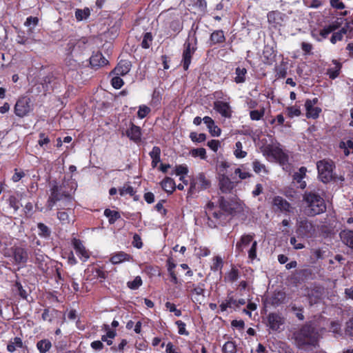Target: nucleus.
Wrapping results in <instances>:
<instances>
[{"label": "nucleus", "instance_id": "obj_15", "mask_svg": "<svg viewBox=\"0 0 353 353\" xmlns=\"http://www.w3.org/2000/svg\"><path fill=\"white\" fill-rule=\"evenodd\" d=\"M268 325L273 331H277L285 323L284 318L275 312L270 313L268 316Z\"/></svg>", "mask_w": 353, "mask_h": 353}, {"label": "nucleus", "instance_id": "obj_45", "mask_svg": "<svg viewBox=\"0 0 353 353\" xmlns=\"http://www.w3.org/2000/svg\"><path fill=\"white\" fill-rule=\"evenodd\" d=\"M90 14V11L89 8H85L83 10L77 9L75 11V17L77 21H82L83 19H87Z\"/></svg>", "mask_w": 353, "mask_h": 353}, {"label": "nucleus", "instance_id": "obj_63", "mask_svg": "<svg viewBox=\"0 0 353 353\" xmlns=\"http://www.w3.org/2000/svg\"><path fill=\"white\" fill-rule=\"evenodd\" d=\"M150 112V108L146 105H141L139 106V109L137 112L138 117L140 119L145 118Z\"/></svg>", "mask_w": 353, "mask_h": 353}, {"label": "nucleus", "instance_id": "obj_64", "mask_svg": "<svg viewBox=\"0 0 353 353\" xmlns=\"http://www.w3.org/2000/svg\"><path fill=\"white\" fill-rule=\"evenodd\" d=\"M166 353H181L179 347L174 345L172 342H168L166 344L165 348Z\"/></svg>", "mask_w": 353, "mask_h": 353}, {"label": "nucleus", "instance_id": "obj_51", "mask_svg": "<svg viewBox=\"0 0 353 353\" xmlns=\"http://www.w3.org/2000/svg\"><path fill=\"white\" fill-rule=\"evenodd\" d=\"M265 114V109L262 108L260 110H252L250 112V119L253 121L260 120Z\"/></svg>", "mask_w": 353, "mask_h": 353}, {"label": "nucleus", "instance_id": "obj_12", "mask_svg": "<svg viewBox=\"0 0 353 353\" xmlns=\"http://www.w3.org/2000/svg\"><path fill=\"white\" fill-rule=\"evenodd\" d=\"M72 245L76 252V254L82 261L85 262L89 259L90 256V252L83 245L81 240L73 238L72 239Z\"/></svg>", "mask_w": 353, "mask_h": 353}, {"label": "nucleus", "instance_id": "obj_5", "mask_svg": "<svg viewBox=\"0 0 353 353\" xmlns=\"http://www.w3.org/2000/svg\"><path fill=\"white\" fill-rule=\"evenodd\" d=\"M263 154L281 165H285L288 162V155L279 146L268 145L264 148Z\"/></svg>", "mask_w": 353, "mask_h": 353}, {"label": "nucleus", "instance_id": "obj_52", "mask_svg": "<svg viewBox=\"0 0 353 353\" xmlns=\"http://www.w3.org/2000/svg\"><path fill=\"white\" fill-rule=\"evenodd\" d=\"M190 138L193 142L201 143L206 139V135L204 133L197 134L192 132L190 134Z\"/></svg>", "mask_w": 353, "mask_h": 353}, {"label": "nucleus", "instance_id": "obj_2", "mask_svg": "<svg viewBox=\"0 0 353 353\" xmlns=\"http://www.w3.org/2000/svg\"><path fill=\"white\" fill-rule=\"evenodd\" d=\"M77 185L72 181H63L59 185L56 182L51 184V195L52 199H58L59 196H63L69 199L74 194Z\"/></svg>", "mask_w": 353, "mask_h": 353}, {"label": "nucleus", "instance_id": "obj_58", "mask_svg": "<svg viewBox=\"0 0 353 353\" xmlns=\"http://www.w3.org/2000/svg\"><path fill=\"white\" fill-rule=\"evenodd\" d=\"M175 324L178 327V333L181 335L188 336L189 332L186 330V325L184 322L181 320H178L175 322Z\"/></svg>", "mask_w": 353, "mask_h": 353}, {"label": "nucleus", "instance_id": "obj_9", "mask_svg": "<svg viewBox=\"0 0 353 353\" xmlns=\"http://www.w3.org/2000/svg\"><path fill=\"white\" fill-rule=\"evenodd\" d=\"M307 202L306 213L308 216H315L326 210L325 200H304Z\"/></svg>", "mask_w": 353, "mask_h": 353}, {"label": "nucleus", "instance_id": "obj_53", "mask_svg": "<svg viewBox=\"0 0 353 353\" xmlns=\"http://www.w3.org/2000/svg\"><path fill=\"white\" fill-rule=\"evenodd\" d=\"M152 41V36L150 32H146L141 41V46L143 48H149Z\"/></svg>", "mask_w": 353, "mask_h": 353}, {"label": "nucleus", "instance_id": "obj_34", "mask_svg": "<svg viewBox=\"0 0 353 353\" xmlns=\"http://www.w3.org/2000/svg\"><path fill=\"white\" fill-rule=\"evenodd\" d=\"M104 215L108 219L110 224H114L118 219L121 218V215L118 211L105 209Z\"/></svg>", "mask_w": 353, "mask_h": 353}, {"label": "nucleus", "instance_id": "obj_20", "mask_svg": "<svg viewBox=\"0 0 353 353\" xmlns=\"http://www.w3.org/2000/svg\"><path fill=\"white\" fill-rule=\"evenodd\" d=\"M131 66L130 61L121 60L112 72L115 75L124 76L130 72Z\"/></svg>", "mask_w": 353, "mask_h": 353}, {"label": "nucleus", "instance_id": "obj_36", "mask_svg": "<svg viewBox=\"0 0 353 353\" xmlns=\"http://www.w3.org/2000/svg\"><path fill=\"white\" fill-rule=\"evenodd\" d=\"M38 235L44 239L50 238L51 235V230L44 223H39L37 224Z\"/></svg>", "mask_w": 353, "mask_h": 353}, {"label": "nucleus", "instance_id": "obj_23", "mask_svg": "<svg viewBox=\"0 0 353 353\" xmlns=\"http://www.w3.org/2000/svg\"><path fill=\"white\" fill-rule=\"evenodd\" d=\"M90 63L92 68H98L108 65V61L101 52H97L90 58Z\"/></svg>", "mask_w": 353, "mask_h": 353}, {"label": "nucleus", "instance_id": "obj_19", "mask_svg": "<svg viewBox=\"0 0 353 353\" xmlns=\"http://www.w3.org/2000/svg\"><path fill=\"white\" fill-rule=\"evenodd\" d=\"M219 188L223 193H230L234 188V183L224 174L219 176Z\"/></svg>", "mask_w": 353, "mask_h": 353}, {"label": "nucleus", "instance_id": "obj_46", "mask_svg": "<svg viewBox=\"0 0 353 353\" xmlns=\"http://www.w3.org/2000/svg\"><path fill=\"white\" fill-rule=\"evenodd\" d=\"M143 284V281L140 276H136L133 281H128L127 286L132 290L139 289Z\"/></svg>", "mask_w": 353, "mask_h": 353}, {"label": "nucleus", "instance_id": "obj_50", "mask_svg": "<svg viewBox=\"0 0 353 353\" xmlns=\"http://www.w3.org/2000/svg\"><path fill=\"white\" fill-rule=\"evenodd\" d=\"M339 148L343 150L345 156H348L350 153L348 149L353 148V141L351 140H347L346 142L341 141Z\"/></svg>", "mask_w": 353, "mask_h": 353}, {"label": "nucleus", "instance_id": "obj_17", "mask_svg": "<svg viewBox=\"0 0 353 353\" xmlns=\"http://www.w3.org/2000/svg\"><path fill=\"white\" fill-rule=\"evenodd\" d=\"M254 233L243 234L236 244V252L238 254L243 252L244 248L254 241Z\"/></svg>", "mask_w": 353, "mask_h": 353}, {"label": "nucleus", "instance_id": "obj_4", "mask_svg": "<svg viewBox=\"0 0 353 353\" xmlns=\"http://www.w3.org/2000/svg\"><path fill=\"white\" fill-rule=\"evenodd\" d=\"M319 178L320 180L326 183L332 180H336L333 174L334 166L332 161L323 159L316 163Z\"/></svg>", "mask_w": 353, "mask_h": 353}, {"label": "nucleus", "instance_id": "obj_28", "mask_svg": "<svg viewBox=\"0 0 353 353\" xmlns=\"http://www.w3.org/2000/svg\"><path fill=\"white\" fill-rule=\"evenodd\" d=\"M126 134L131 140L138 142L141 140V128L131 123V127L126 131Z\"/></svg>", "mask_w": 353, "mask_h": 353}, {"label": "nucleus", "instance_id": "obj_24", "mask_svg": "<svg viewBox=\"0 0 353 353\" xmlns=\"http://www.w3.org/2000/svg\"><path fill=\"white\" fill-rule=\"evenodd\" d=\"M286 299V294L282 290H275L271 298V304L274 306H279L285 303Z\"/></svg>", "mask_w": 353, "mask_h": 353}, {"label": "nucleus", "instance_id": "obj_21", "mask_svg": "<svg viewBox=\"0 0 353 353\" xmlns=\"http://www.w3.org/2000/svg\"><path fill=\"white\" fill-rule=\"evenodd\" d=\"M214 109L223 117L230 118L231 117V110L229 104L223 101H216L214 103Z\"/></svg>", "mask_w": 353, "mask_h": 353}, {"label": "nucleus", "instance_id": "obj_42", "mask_svg": "<svg viewBox=\"0 0 353 353\" xmlns=\"http://www.w3.org/2000/svg\"><path fill=\"white\" fill-rule=\"evenodd\" d=\"M119 191L121 196H125L127 195L132 196L134 195V189L129 183L124 184L122 188H119Z\"/></svg>", "mask_w": 353, "mask_h": 353}, {"label": "nucleus", "instance_id": "obj_44", "mask_svg": "<svg viewBox=\"0 0 353 353\" xmlns=\"http://www.w3.org/2000/svg\"><path fill=\"white\" fill-rule=\"evenodd\" d=\"M65 61L69 70H75L80 67V63L77 60L74 59L72 56L68 55Z\"/></svg>", "mask_w": 353, "mask_h": 353}, {"label": "nucleus", "instance_id": "obj_62", "mask_svg": "<svg viewBox=\"0 0 353 353\" xmlns=\"http://www.w3.org/2000/svg\"><path fill=\"white\" fill-rule=\"evenodd\" d=\"M119 76L120 75H116L111 80L112 85L115 89H119L123 85V81Z\"/></svg>", "mask_w": 353, "mask_h": 353}, {"label": "nucleus", "instance_id": "obj_47", "mask_svg": "<svg viewBox=\"0 0 353 353\" xmlns=\"http://www.w3.org/2000/svg\"><path fill=\"white\" fill-rule=\"evenodd\" d=\"M239 277V272L236 268H232L230 271L227 274L225 279L230 282L233 283L236 281Z\"/></svg>", "mask_w": 353, "mask_h": 353}, {"label": "nucleus", "instance_id": "obj_41", "mask_svg": "<svg viewBox=\"0 0 353 353\" xmlns=\"http://www.w3.org/2000/svg\"><path fill=\"white\" fill-rule=\"evenodd\" d=\"M236 343L232 341L225 342L222 347L223 353H236Z\"/></svg>", "mask_w": 353, "mask_h": 353}, {"label": "nucleus", "instance_id": "obj_1", "mask_svg": "<svg viewBox=\"0 0 353 353\" xmlns=\"http://www.w3.org/2000/svg\"><path fill=\"white\" fill-rule=\"evenodd\" d=\"M245 207L243 200H218L216 205L210 201L205 212L208 226L216 228L225 225L233 217L244 215Z\"/></svg>", "mask_w": 353, "mask_h": 353}, {"label": "nucleus", "instance_id": "obj_29", "mask_svg": "<svg viewBox=\"0 0 353 353\" xmlns=\"http://www.w3.org/2000/svg\"><path fill=\"white\" fill-rule=\"evenodd\" d=\"M307 169L305 167H301L299 171L295 172L293 175V179L299 183V186L301 189H303L306 186L305 181H303V179L306 175Z\"/></svg>", "mask_w": 353, "mask_h": 353}, {"label": "nucleus", "instance_id": "obj_10", "mask_svg": "<svg viewBox=\"0 0 353 353\" xmlns=\"http://www.w3.org/2000/svg\"><path fill=\"white\" fill-rule=\"evenodd\" d=\"M31 100L28 97L20 98L14 106V113L19 117H23L31 110Z\"/></svg>", "mask_w": 353, "mask_h": 353}, {"label": "nucleus", "instance_id": "obj_35", "mask_svg": "<svg viewBox=\"0 0 353 353\" xmlns=\"http://www.w3.org/2000/svg\"><path fill=\"white\" fill-rule=\"evenodd\" d=\"M162 188L168 193H172L176 188L174 180L170 177L165 179L161 183Z\"/></svg>", "mask_w": 353, "mask_h": 353}, {"label": "nucleus", "instance_id": "obj_61", "mask_svg": "<svg viewBox=\"0 0 353 353\" xmlns=\"http://www.w3.org/2000/svg\"><path fill=\"white\" fill-rule=\"evenodd\" d=\"M191 154L193 157H201V159H206V151L204 148H196V149H193L192 151H191Z\"/></svg>", "mask_w": 353, "mask_h": 353}, {"label": "nucleus", "instance_id": "obj_30", "mask_svg": "<svg viewBox=\"0 0 353 353\" xmlns=\"http://www.w3.org/2000/svg\"><path fill=\"white\" fill-rule=\"evenodd\" d=\"M224 265V261L222 257L219 255L215 256L212 259V264L210 265V270L213 272L219 271L220 274L222 273V268Z\"/></svg>", "mask_w": 353, "mask_h": 353}, {"label": "nucleus", "instance_id": "obj_59", "mask_svg": "<svg viewBox=\"0 0 353 353\" xmlns=\"http://www.w3.org/2000/svg\"><path fill=\"white\" fill-rule=\"evenodd\" d=\"M196 255L201 258L208 256L210 254V250L206 247H199L195 248Z\"/></svg>", "mask_w": 353, "mask_h": 353}, {"label": "nucleus", "instance_id": "obj_57", "mask_svg": "<svg viewBox=\"0 0 353 353\" xmlns=\"http://www.w3.org/2000/svg\"><path fill=\"white\" fill-rule=\"evenodd\" d=\"M258 243L256 241H254L252 243L251 248L248 251V258L253 261L256 258V250H257Z\"/></svg>", "mask_w": 353, "mask_h": 353}, {"label": "nucleus", "instance_id": "obj_49", "mask_svg": "<svg viewBox=\"0 0 353 353\" xmlns=\"http://www.w3.org/2000/svg\"><path fill=\"white\" fill-rule=\"evenodd\" d=\"M345 334L353 341V316L345 323Z\"/></svg>", "mask_w": 353, "mask_h": 353}, {"label": "nucleus", "instance_id": "obj_14", "mask_svg": "<svg viewBox=\"0 0 353 353\" xmlns=\"http://www.w3.org/2000/svg\"><path fill=\"white\" fill-rule=\"evenodd\" d=\"M210 181L205 177L203 173H199L195 179V182L192 183L190 187V192H194L201 190H205L210 188Z\"/></svg>", "mask_w": 353, "mask_h": 353}, {"label": "nucleus", "instance_id": "obj_16", "mask_svg": "<svg viewBox=\"0 0 353 353\" xmlns=\"http://www.w3.org/2000/svg\"><path fill=\"white\" fill-rule=\"evenodd\" d=\"M318 102V99L314 98L312 100L307 99L305 103L306 109V117L307 118L316 119L319 117L321 109L319 107H314Z\"/></svg>", "mask_w": 353, "mask_h": 353}, {"label": "nucleus", "instance_id": "obj_13", "mask_svg": "<svg viewBox=\"0 0 353 353\" xmlns=\"http://www.w3.org/2000/svg\"><path fill=\"white\" fill-rule=\"evenodd\" d=\"M196 50V48L192 46L189 39L184 43V50L183 52L182 64L185 70H187L191 63L193 54Z\"/></svg>", "mask_w": 353, "mask_h": 353}, {"label": "nucleus", "instance_id": "obj_26", "mask_svg": "<svg viewBox=\"0 0 353 353\" xmlns=\"http://www.w3.org/2000/svg\"><path fill=\"white\" fill-rule=\"evenodd\" d=\"M225 41L224 32L221 30H214L210 37V46L223 43Z\"/></svg>", "mask_w": 353, "mask_h": 353}, {"label": "nucleus", "instance_id": "obj_6", "mask_svg": "<svg viewBox=\"0 0 353 353\" xmlns=\"http://www.w3.org/2000/svg\"><path fill=\"white\" fill-rule=\"evenodd\" d=\"M315 328L310 324H305L298 331L296 339L302 344H310L316 338Z\"/></svg>", "mask_w": 353, "mask_h": 353}, {"label": "nucleus", "instance_id": "obj_8", "mask_svg": "<svg viewBox=\"0 0 353 353\" xmlns=\"http://www.w3.org/2000/svg\"><path fill=\"white\" fill-rule=\"evenodd\" d=\"M187 290H188L192 295H195L193 302L199 303V304L205 299V284L204 282H200L195 284L191 282L188 283Z\"/></svg>", "mask_w": 353, "mask_h": 353}, {"label": "nucleus", "instance_id": "obj_22", "mask_svg": "<svg viewBox=\"0 0 353 353\" xmlns=\"http://www.w3.org/2000/svg\"><path fill=\"white\" fill-rule=\"evenodd\" d=\"M203 121L206 124L209 132L212 137H219L221 134V129L215 125L214 120L211 117L205 116L203 117Z\"/></svg>", "mask_w": 353, "mask_h": 353}, {"label": "nucleus", "instance_id": "obj_48", "mask_svg": "<svg viewBox=\"0 0 353 353\" xmlns=\"http://www.w3.org/2000/svg\"><path fill=\"white\" fill-rule=\"evenodd\" d=\"M243 145L241 141H237L235 144L234 155L238 159L245 157L247 152L242 150Z\"/></svg>", "mask_w": 353, "mask_h": 353}, {"label": "nucleus", "instance_id": "obj_40", "mask_svg": "<svg viewBox=\"0 0 353 353\" xmlns=\"http://www.w3.org/2000/svg\"><path fill=\"white\" fill-rule=\"evenodd\" d=\"M57 200H46V204L45 207L42 206V203H39V200L35 203L36 208L40 211H48L51 210L54 206Z\"/></svg>", "mask_w": 353, "mask_h": 353}, {"label": "nucleus", "instance_id": "obj_3", "mask_svg": "<svg viewBox=\"0 0 353 353\" xmlns=\"http://www.w3.org/2000/svg\"><path fill=\"white\" fill-rule=\"evenodd\" d=\"M6 257L10 258L13 264L19 265V269L23 268L28 261L29 254L28 249L22 245H14L9 250Z\"/></svg>", "mask_w": 353, "mask_h": 353}, {"label": "nucleus", "instance_id": "obj_38", "mask_svg": "<svg viewBox=\"0 0 353 353\" xmlns=\"http://www.w3.org/2000/svg\"><path fill=\"white\" fill-rule=\"evenodd\" d=\"M247 74V70L245 68L237 67L235 70L236 77L234 81L236 83H242L245 81V75Z\"/></svg>", "mask_w": 353, "mask_h": 353}, {"label": "nucleus", "instance_id": "obj_32", "mask_svg": "<svg viewBox=\"0 0 353 353\" xmlns=\"http://www.w3.org/2000/svg\"><path fill=\"white\" fill-rule=\"evenodd\" d=\"M332 62L335 66L334 68H328L326 74L330 79H334L339 75L342 64L336 60H333Z\"/></svg>", "mask_w": 353, "mask_h": 353}, {"label": "nucleus", "instance_id": "obj_27", "mask_svg": "<svg viewBox=\"0 0 353 353\" xmlns=\"http://www.w3.org/2000/svg\"><path fill=\"white\" fill-rule=\"evenodd\" d=\"M23 342L21 337L16 336L13 339H11L6 346V350L10 353L14 352L17 348H23Z\"/></svg>", "mask_w": 353, "mask_h": 353}, {"label": "nucleus", "instance_id": "obj_31", "mask_svg": "<svg viewBox=\"0 0 353 353\" xmlns=\"http://www.w3.org/2000/svg\"><path fill=\"white\" fill-rule=\"evenodd\" d=\"M36 347L39 353H47L52 347L51 341L48 339H43L37 342Z\"/></svg>", "mask_w": 353, "mask_h": 353}, {"label": "nucleus", "instance_id": "obj_43", "mask_svg": "<svg viewBox=\"0 0 353 353\" xmlns=\"http://www.w3.org/2000/svg\"><path fill=\"white\" fill-rule=\"evenodd\" d=\"M57 310L55 309H52L50 310L48 307L45 308L41 314V319L44 321H48L51 323L54 318V314L56 313Z\"/></svg>", "mask_w": 353, "mask_h": 353}, {"label": "nucleus", "instance_id": "obj_56", "mask_svg": "<svg viewBox=\"0 0 353 353\" xmlns=\"http://www.w3.org/2000/svg\"><path fill=\"white\" fill-rule=\"evenodd\" d=\"M286 111L288 113V116L290 118H292L294 117H299L301 114L300 108L296 106L288 107Z\"/></svg>", "mask_w": 353, "mask_h": 353}, {"label": "nucleus", "instance_id": "obj_18", "mask_svg": "<svg viewBox=\"0 0 353 353\" xmlns=\"http://www.w3.org/2000/svg\"><path fill=\"white\" fill-rule=\"evenodd\" d=\"M133 259L132 256L123 251L114 252L111 254L110 261L113 265H117L125 261H130Z\"/></svg>", "mask_w": 353, "mask_h": 353}, {"label": "nucleus", "instance_id": "obj_25", "mask_svg": "<svg viewBox=\"0 0 353 353\" xmlns=\"http://www.w3.org/2000/svg\"><path fill=\"white\" fill-rule=\"evenodd\" d=\"M342 242L353 250V230H343L339 234Z\"/></svg>", "mask_w": 353, "mask_h": 353}, {"label": "nucleus", "instance_id": "obj_11", "mask_svg": "<svg viewBox=\"0 0 353 353\" xmlns=\"http://www.w3.org/2000/svg\"><path fill=\"white\" fill-rule=\"evenodd\" d=\"M315 232L314 226L307 220H301L298 223L296 233L301 237H311Z\"/></svg>", "mask_w": 353, "mask_h": 353}, {"label": "nucleus", "instance_id": "obj_54", "mask_svg": "<svg viewBox=\"0 0 353 353\" xmlns=\"http://www.w3.org/2000/svg\"><path fill=\"white\" fill-rule=\"evenodd\" d=\"M76 46H77V39H71L69 40L66 46V51L68 52V55L72 56V53L76 52Z\"/></svg>", "mask_w": 353, "mask_h": 353}, {"label": "nucleus", "instance_id": "obj_37", "mask_svg": "<svg viewBox=\"0 0 353 353\" xmlns=\"http://www.w3.org/2000/svg\"><path fill=\"white\" fill-rule=\"evenodd\" d=\"M149 154L152 160V165L153 168H155L157 165V163L161 161V150L159 147L154 146Z\"/></svg>", "mask_w": 353, "mask_h": 353}, {"label": "nucleus", "instance_id": "obj_55", "mask_svg": "<svg viewBox=\"0 0 353 353\" xmlns=\"http://www.w3.org/2000/svg\"><path fill=\"white\" fill-rule=\"evenodd\" d=\"M61 267L62 263H57V264L54 265L55 269V281L57 283H61L64 281L63 277L61 275Z\"/></svg>", "mask_w": 353, "mask_h": 353}, {"label": "nucleus", "instance_id": "obj_39", "mask_svg": "<svg viewBox=\"0 0 353 353\" xmlns=\"http://www.w3.org/2000/svg\"><path fill=\"white\" fill-rule=\"evenodd\" d=\"M274 205L277 207L281 211L283 212H290V204L288 202L287 200H273Z\"/></svg>", "mask_w": 353, "mask_h": 353}, {"label": "nucleus", "instance_id": "obj_60", "mask_svg": "<svg viewBox=\"0 0 353 353\" xmlns=\"http://www.w3.org/2000/svg\"><path fill=\"white\" fill-rule=\"evenodd\" d=\"M165 305L170 312H174L176 316H181L182 313L181 310L176 309V305L174 303L168 301L165 303Z\"/></svg>", "mask_w": 353, "mask_h": 353}, {"label": "nucleus", "instance_id": "obj_33", "mask_svg": "<svg viewBox=\"0 0 353 353\" xmlns=\"http://www.w3.org/2000/svg\"><path fill=\"white\" fill-rule=\"evenodd\" d=\"M230 294L231 293H229L225 301H223L220 304L219 307L221 312H225L228 308H231L233 306H235V304H236V300L234 299L232 296H230Z\"/></svg>", "mask_w": 353, "mask_h": 353}, {"label": "nucleus", "instance_id": "obj_7", "mask_svg": "<svg viewBox=\"0 0 353 353\" xmlns=\"http://www.w3.org/2000/svg\"><path fill=\"white\" fill-rule=\"evenodd\" d=\"M15 277L16 280L12 281V284L10 285V290L13 296L28 301V297L30 293L29 288L27 285H22L17 274H16Z\"/></svg>", "mask_w": 353, "mask_h": 353}]
</instances>
